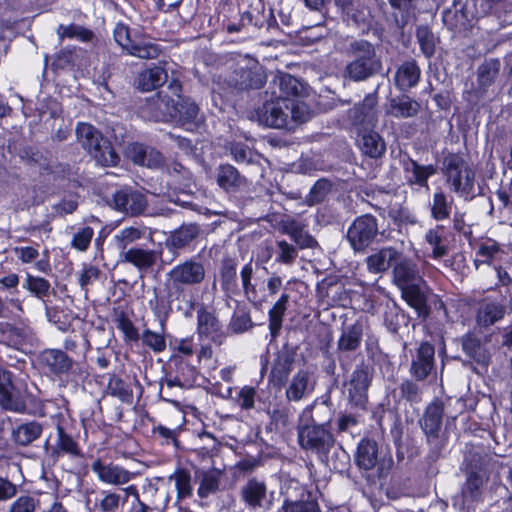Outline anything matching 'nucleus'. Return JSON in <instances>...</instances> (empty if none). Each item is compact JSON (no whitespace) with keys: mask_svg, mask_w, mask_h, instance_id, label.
I'll use <instances>...</instances> for the list:
<instances>
[{"mask_svg":"<svg viewBox=\"0 0 512 512\" xmlns=\"http://www.w3.org/2000/svg\"><path fill=\"white\" fill-rule=\"evenodd\" d=\"M424 240L431 248V257L441 259L448 256L454 234L449 226L438 223L426 231Z\"/></svg>","mask_w":512,"mask_h":512,"instance_id":"obj_26","label":"nucleus"},{"mask_svg":"<svg viewBox=\"0 0 512 512\" xmlns=\"http://www.w3.org/2000/svg\"><path fill=\"white\" fill-rule=\"evenodd\" d=\"M42 373L59 387L77 390L89 376L86 366L60 348H46L37 356Z\"/></svg>","mask_w":512,"mask_h":512,"instance_id":"obj_3","label":"nucleus"},{"mask_svg":"<svg viewBox=\"0 0 512 512\" xmlns=\"http://www.w3.org/2000/svg\"><path fill=\"white\" fill-rule=\"evenodd\" d=\"M162 254V248L146 250L139 247H131L123 252L122 261L133 265L140 271H147L161 259Z\"/></svg>","mask_w":512,"mask_h":512,"instance_id":"obj_41","label":"nucleus"},{"mask_svg":"<svg viewBox=\"0 0 512 512\" xmlns=\"http://www.w3.org/2000/svg\"><path fill=\"white\" fill-rule=\"evenodd\" d=\"M244 15L246 27H266L269 29L276 24L273 7L266 9L265 2H249V4L244 8Z\"/></svg>","mask_w":512,"mask_h":512,"instance_id":"obj_42","label":"nucleus"},{"mask_svg":"<svg viewBox=\"0 0 512 512\" xmlns=\"http://www.w3.org/2000/svg\"><path fill=\"white\" fill-rule=\"evenodd\" d=\"M427 283L417 282L400 289L402 299L413 308L417 316L423 320L430 317L429 292Z\"/></svg>","mask_w":512,"mask_h":512,"instance_id":"obj_25","label":"nucleus"},{"mask_svg":"<svg viewBox=\"0 0 512 512\" xmlns=\"http://www.w3.org/2000/svg\"><path fill=\"white\" fill-rule=\"evenodd\" d=\"M61 349L66 351L67 354H81L85 358L86 354L92 349V345L84 331L79 333L74 331L64 338Z\"/></svg>","mask_w":512,"mask_h":512,"instance_id":"obj_61","label":"nucleus"},{"mask_svg":"<svg viewBox=\"0 0 512 512\" xmlns=\"http://www.w3.org/2000/svg\"><path fill=\"white\" fill-rule=\"evenodd\" d=\"M349 50L353 59L346 65L345 73L350 80L360 82L380 73L382 61L372 43L355 40L350 43Z\"/></svg>","mask_w":512,"mask_h":512,"instance_id":"obj_7","label":"nucleus"},{"mask_svg":"<svg viewBox=\"0 0 512 512\" xmlns=\"http://www.w3.org/2000/svg\"><path fill=\"white\" fill-rule=\"evenodd\" d=\"M279 89L277 99L283 102L286 110H290L291 118L294 121L305 122L307 119L302 114L303 105L296 99L302 95V83L291 74L284 73L279 77Z\"/></svg>","mask_w":512,"mask_h":512,"instance_id":"obj_19","label":"nucleus"},{"mask_svg":"<svg viewBox=\"0 0 512 512\" xmlns=\"http://www.w3.org/2000/svg\"><path fill=\"white\" fill-rule=\"evenodd\" d=\"M289 303V295L282 293L268 311V328L272 337H277L282 329L284 316Z\"/></svg>","mask_w":512,"mask_h":512,"instance_id":"obj_58","label":"nucleus"},{"mask_svg":"<svg viewBox=\"0 0 512 512\" xmlns=\"http://www.w3.org/2000/svg\"><path fill=\"white\" fill-rule=\"evenodd\" d=\"M22 288L26 290L30 296L46 303L50 297L51 283L44 277L27 272L22 282Z\"/></svg>","mask_w":512,"mask_h":512,"instance_id":"obj_57","label":"nucleus"},{"mask_svg":"<svg viewBox=\"0 0 512 512\" xmlns=\"http://www.w3.org/2000/svg\"><path fill=\"white\" fill-rule=\"evenodd\" d=\"M257 117L260 124L274 129L286 128L291 117L290 110H286L283 102L279 99L266 101L257 110Z\"/></svg>","mask_w":512,"mask_h":512,"instance_id":"obj_29","label":"nucleus"},{"mask_svg":"<svg viewBox=\"0 0 512 512\" xmlns=\"http://www.w3.org/2000/svg\"><path fill=\"white\" fill-rule=\"evenodd\" d=\"M296 347L284 343L274 354L271 370L268 375V383L273 388L281 390L288 382L296 359Z\"/></svg>","mask_w":512,"mask_h":512,"instance_id":"obj_18","label":"nucleus"},{"mask_svg":"<svg viewBox=\"0 0 512 512\" xmlns=\"http://www.w3.org/2000/svg\"><path fill=\"white\" fill-rule=\"evenodd\" d=\"M216 182L228 194L236 195L248 188V180L231 164H220L217 168Z\"/></svg>","mask_w":512,"mask_h":512,"instance_id":"obj_31","label":"nucleus"},{"mask_svg":"<svg viewBox=\"0 0 512 512\" xmlns=\"http://www.w3.org/2000/svg\"><path fill=\"white\" fill-rule=\"evenodd\" d=\"M357 145L363 155L378 159L386 153V142L375 128L357 132Z\"/></svg>","mask_w":512,"mask_h":512,"instance_id":"obj_38","label":"nucleus"},{"mask_svg":"<svg viewBox=\"0 0 512 512\" xmlns=\"http://www.w3.org/2000/svg\"><path fill=\"white\" fill-rule=\"evenodd\" d=\"M112 201L117 211L131 216L141 215L148 205L145 194L132 187H124L115 191Z\"/></svg>","mask_w":512,"mask_h":512,"instance_id":"obj_24","label":"nucleus"},{"mask_svg":"<svg viewBox=\"0 0 512 512\" xmlns=\"http://www.w3.org/2000/svg\"><path fill=\"white\" fill-rule=\"evenodd\" d=\"M239 500L252 512H269L276 502L275 490H270L264 477H249L239 489Z\"/></svg>","mask_w":512,"mask_h":512,"instance_id":"obj_11","label":"nucleus"},{"mask_svg":"<svg viewBox=\"0 0 512 512\" xmlns=\"http://www.w3.org/2000/svg\"><path fill=\"white\" fill-rule=\"evenodd\" d=\"M77 141L102 166H117L120 156L111 141L100 130L87 122H78L75 129Z\"/></svg>","mask_w":512,"mask_h":512,"instance_id":"obj_6","label":"nucleus"},{"mask_svg":"<svg viewBox=\"0 0 512 512\" xmlns=\"http://www.w3.org/2000/svg\"><path fill=\"white\" fill-rule=\"evenodd\" d=\"M454 199L441 187L436 188L429 204L430 216L436 222L448 220L451 217Z\"/></svg>","mask_w":512,"mask_h":512,"instance_id":"obj_49","label":"nucleus"},{"mask_svg":"<svg viewBox=\"0 0 512 512\" xmlns=\"http://www.w3.org/2000/svg\"><path fill=\"white\" fill-rule=\"evenodd\" d=\"M463 352L477 364L487 368L489 365V356L484 352L480 339L473 333H466L462 337Z\"/></svg>","mask_w":512,"mask_h":512,"instance_id":"obj_59","label":"nucleus"},{"mask_svg":"<svg viewBox=\"0 0 512 512\" xmlns=\"http://www.w3.org/2000/svg\"><path fill=\"white\" fill-rule=\"evenodd\" d=\"M310 374L307 370L299 369L292 377L285 390L288 402H298L303 399L309 388Z\"/></svg>","mask_w":512,"mask_h":512,"instance_id":"obj_55","label":"nucleus"},{"mask_svg":"<svg viewBox=\"0 0 512 512\" xmlns=\"http://www.w3.org/2000/svg\"><path fill=\"white\" fill-rule=\"evenodd\" d=\"M402 169L406 183L409 186H418L429 189V179L437 173V166L434 164L423 165L410 156L401 160Z\"/></svg>","mask_w":512,"mask_h":512,"instance_id":"obj_28","label":"nucleus"},{"mask_svg":"<svg viewBox=\"0 0 512 512\" xmlns=\"http://www.w3.org/2000/svg\"><path fill=\"white\" fill-rule=\"evenodd\" d=\"M200 228L196 223L182 224L169 232L165 239L166 248L172 253L186 249L198 238Z\"/></svg>","mask_w":512,"mask_h":512,"instance_id":"obj_32","label":"nucleus"},{"mask_svg":"<svg viewBox=\"0 0 512 512\" xmlns=\"http://www.w3.org/2000/svg\"><path fill=\"white\" fill-rule=\"evenodd\" d=\"M444 413V403L439 398H435L425 407L419 419L420 427L429 445L426 458L430 463L436 462L441 457L446 446L447 439L441 435Z\"/></svg>","mask_w":512,"mask_h":512,"instance_id":"obj_8","label":"nucleus"},{"mask_svg":"<svg viewBox=\"0 0 512 512\" xmlns=\"http://www.w3.org/2000/svg\"><path fill=\"white\" fill-rule=\"evenodd\" d=\"M78 436V434H73L72 428L68 427L64 419H58L55 442L51 446V456L55 458L68 456L70 459L84 458V452L77 440Z\"/></svg>","mask_w":512,"mask_h":512,"instance_id":"obj_20","label":"nucleus"},{"mask_svg":"<svg viewBox=\"0 0 512 512\" xmlns=\"http://www.w3.org/2000/svg\"><path fill=\"white\" fill-rule=\"evenodd\" d=\"M126 156L135 165L148 168L159 167L163 162V156L159 151L155 149L148 151V147L139 142H133L127 146Z\"/></svg>","mask_w":512,"mask_h":512,"instance_id":"obj_43","label":"nucleus"},{"mask_svg":"<svg viewBox=\"0 0 512 512\" xmlns=\"http://www.w3.org/2000/svg\"><path fill=\"white\" fill-rule=\"evenodd\" d=\"M441 173L452 192L464 199L475 197V171L461 153L444 154Z\"/></svg>","mask_w":512,"mask_h":512,"instance_id":"obj_5","label":"nucleus"},{"mask_svg":"<svg viewBox=\"0 0 512 512\" xmlns=\"http://www.w3.org/2000/svg\"><path fill=\"white\" fill-rule=\"evenodd\" d=\"M421 109L420 103L413 99L407 92L388 99L385 112L397 119H407L417 116Z\"/></svg>","mask_w":512,"mask_h":512,"instance_id":"obj_34","label":"nucleus"},{"mask_svg":"<svg viewBox=\"0 0 512 512\" xmlns=\"http://www.w3.org/2000/svg\"><path fill=\"white\" fill-rule=\"evenodd\" d=\"M379 235L378 219L370 213L355 217L347 229L346 240L355 253H367Z\"/></svg>","mask_w":512,"mask_h":512,"instance_id":"obj_12","label":"nucleus"},{"mask_svg":"<svg viewBox=\"0 0 512 512\" xmlns=\"http://www.w3.org/2000/svg\"><path fill=\"white\" fill-rule=\"evenodd\" d=\"M169 481H173L176 491L175 505H179V510L182 512H193L189 508H182L180 503L191 499L194 495V486L191 470L178 466L173 473L168 476Z\"/></svg>","mask_w":512,"mask_h":512,"instance_id":"obj_33","label":"nucleus"},{"mask_svg":"<svg viewBox=\"0 0 512 512\" xmlns=\"http://www.w3.org/2000/svg\"><path fill=\"white\" fill-rule=\"evenodd\" d=\"M194 473L198 479L197 495L199 499L206 500L221 490V479L224 474L222 469H195Z\"/></svg>","mask_w":512,"mask_h":512,"instance_id":"obj_37","label":"nucleus"},{"mask_svg":"<svg viewBox=\"0 0 512 512\" xmlns=\"http://www.w3.org/2000/svg\"><path fill=\"white\" fill-rule=\"evenodd\" d=\"M15 387L12 381V373L0 369V406L9 411L21 412L26 406L24 401L13 393Z\"/></svg>","mask_w":512,"mask_h":512,"instance_id":"obj_39","label":"nucleus"},{"mask_svg":"<svg viewBox=\"0 0 512 512\" xmlns=\"http://www.w3.org/2000/svg\"><path fill=\"white\" fill-rule=\"evenodd\" d=\"M128 499L126 490L121 492H112L110 490H102L99 492V498L96 499V506L102 512H118L120 503H125Z\"/></svg>","mask_w":512,"mask_h":512,"instance_id":"obj_64","label":"nucleus"},{"mask_svg":"<svg viewBox=\"0 0 512 512\" xmlns=\"http://www.w3.org/2000/svg\"><path fill=\"white\" fill-rule=\"evenodd\" d=\"M238 260L229 255L221 259L219 266V278L223 291H235L238 288L237 278Z\"/></svg>","mask_w":512,"mask_h":512,"instance_id":"obj_53","label":"nucleus"},{"mask_svg":"<svg viewBox=\"0 0 512 512\" xmlns=\"http://www.w3.org/2000/svg\"><path fill=\"white\" fill-rule=\"evenodd\" d=\"M377 105L378 97L376 93H370L349 110L351 124L357 132L376 127L378 123Z\"/></svg>","mask_w":512,"mask_h":512,"instance_id":"obj_21","label":"nucleus"},{"mask_svg":"<svg viewBox=\"0 0 512 512\" xmlns=\"http://www.w3.org/2000/svg\"><path fill=\"white\" fill-rule=\"evenodd\" d=\"M342 11L348 25H353L361 32L371 29L374 17L365 2H334Z\"/></svg>","mask_w":512,"mask_h":512,"instance_id":"obj_27","label":"nucleus"},{"mask_svg":"<svg viewBox=\"0 0 512 512\" xmlns=\"http://www.w3.org/2000/svg\"><path fill=\"white\" fill-rule=\"evenodd\" d=\"M206 261L199 254L186 257L165 274L163 287L154 290L149 307L164 329L174 310L190 314L198 304V289L207 277Z\"/></svg>","mask_w":512,"mask_h":512,"instance_id":"obj_1","label":"nucleus"},{"mask_svg":"<svg viewBox=\"0 0 512 512\" xmlns=\"http://www.w3.org/2000/svg\"><path fill=\"white\" fill-rule=\"evenodd\" d=\"M46 315L48 320L64 333L74 332L73 323L81 320L73 310L59 306H46Z\"/></svg>","mask_w":512,"mask_h":512,"instance_id":"obj_51","label":"nucleus"},{"mask_svg":"<svg viewBox=\"0 0 512 512\" xmlns=\"http://www.w3.org/2000/svg\"><path fill=\"white\" fill-rule=\"evenodd\" d=\"M501 61L498 58H486L476 70V90L484 94L494 85L500 75Z\"/></svg>","mask_w":512,"mask_h":512,"instance_id":"obj_46","label":"nucleus"},{"mask_svg":"<svg viewBox=\"0 0 512 512\" xmlns=\"http://www.w3.org/2000/svg\"><path fill=\"white\" fill-rule=\"evenodd\" d=\"M81 426L85 435L95 434L105 426V420L100 404L86 408L80 414Z\"/></svg>","mask_w":512,"mask_h":512,"instance_id":"obj_60","label":"nucleus"},{"mask_svg":"<svg viewBox=\"0 0 512 512\" xmlns=\"http://www.w3.org/2000/svg\"><path fill=\"white\" fill-rule=\"evenodd\" d=\"M373 379V367L362 361L357 364L347 382L348 400L359 409H365L368 402V389Z\"/></svg>","mask_w":512,"mask_h":512,"instance_id":"obj_17","label":"nucleus"},{"mask_svg":"<svg viewBox=\"0 0 512 512\" xmlns=\"http://www.w3.org/2000/svg\"><path fill=\"white\" fill-rule=\"evenodd\" d=\"M91 469L103 483L118 485L125 484L130 480L127 470L112 463L106 464L100 458L93 461Z\"/></svg>","mask_w":512,"mask_h":512,"instance_id":"obj_45","label":"nucleus"},{"mask_svg":"<svg viewBox=\"0 0 512 512\" xmlns=\"http://www.w3.org/2000/svg\"><path fill=\"white\" fill-rule=\"evenodd\" d=\"M216 9L227 32H240L246 27L244 8L241 7L240 2H220Z\"/></svg>","mask_w":512,"mask_h":512,"instance_id":"obj_35","label":"nucleus"},{"mask_svg":"<svg viewBox=\"0 0 512 512\" xmlns=\"http://www.w3.org/2000/svg\"><path fill=\"white\" fill-rule=\"evenodd\" d=\"M199 113L198 105L188 98H180L171 107L170 116L182 125L193 124Z\"/></svg>","mask_w":512,"mask_h":512,"instance_id":"obj_56","label":"nucleus"},{"mask_svg":"<svg viewBox=\"0 0 512 512\" xmlns=\"http://www.w3.org/2000/svg\"><path fill=\"white\" fill-rule=\"evenodd\" d=\"M506 314L504 304L490 301L483 303L476 311V323L480 327H489L502 320Z\"/></svg>","mask_w":512,"mask_h":512,"instance_id":"obj_52","label":"nucleus"},{"mask_svg":"<svg viewBox=\"0 0 512 512\" xmlns=\"http://www.w3.org/2000/svg\"><path fill=\"white\" fill-rule=\"evenodd\" d=\"M315 408L316 401H313L299 414L296 424L297 442L302 450L315 455L318 461L326 462L335 446L336 437L331 417H312V410Z\"/></svg>","mask_w":512,"mask_h":512,"instance_id":"obj_2","label":"nucleus"},{"mask_svg":"<svg viewBox=\"0 0 512 512\" xmlns=\"http://www.w3.org/2000/svg\"><path fill=\"white\" fill-rule=\"evenodd\" d=\"M255 326L250 311L247 308L236 309L228 323V335H240L248 332Z\"/></svg>","mask_w":512,"mask_h":512,"instance_id":"obj_63","label":"nucleus"},{"mask_svg":"<svg viewBox=\"0 0 512 512\" xmlns=\"http://www.w3.org/2000/svg\"><path fill=\"white\" fill-rule=\"evenodd\" d=\"M487 481V477L480 470L471 469L467 472V477L462 486L461 494L467 502H478L482 496V487Z\"/></svg>","mask_w":512,"mask_h":512,"instance_id":"obj_54","label":"nucleus"},{"mask_svg":"<svg viewBox=\"0 0 512 512\" xmlns=\"http://www.w3.org/2000/svg\"><path fill=\"white\" fill-rule=\"evenodd\" d=\"M200 437H207L212 440L211 446H201L191 450L194 460L201 466L199 469H215V458L221 450V443L210 432L204 431Z\"/></svg>","mask_w":512,"mask_h":512,"instance_id":"obj_48","label":"nucleus"},{"mask_svg":"<svg viewBox=\"0 0 512 512\" xmlns=\"http://www.w3.org/2000/svg\"><path fill=\"white\" fill-rule=\"evenodd\" d=\"M476 4L477 2H452V5L443 11L444 25L455 33L469 31L474 21L481 17Z\"/></svg>","mask_w":512,"mask_h":512,"instance_id":"obj_15","label":"nucleus"},{"mask_svg":"<svg viewBox=\"0 0 512 512\" xmlns=\"http://www.w3.org/2000/svg\"><path fill=\"white\" fill-rule=\"evenodd\" d=\"M354 462L360 470L370 471L376 468L379 479H385L394 465L392 455L390 453L382 455L378 442L369 436L359 440L354 453Z\"/></svg>","mask_w":512,"mask_h":512,"instance_id":"obj_10","label":"nucleus"},{"mask_svg":"<svg viewBox=\"0 0 512 512\" xmlns=\"http://www.w3.org/2000/svg\"><path fill=\"white\" fill-rule=\"evenodd\" d=\"M400 256V250L393 246H386L367 256L365 262L369 272L379 274L388 271L390 268L393 269Z\"/></svg>","mask_w":512,"mask_h":512,"instance_id":"obj_40","label":"nucleus"},{"mask_svg":"<svg viewBox=\"0 0 512 512\" xmlns=\"http://www.w3.org/2000/svg\"><path fill=\"white\" fill-rule=\"evenodd\" d=\"M474 251L473 264L476 269L481 265L496 266L503 261V257L507 252L502 248L500 243L490 237L481 238L473 244L469 241Z\"/></svg>","mask_w":512,"mask_h":512,"instance_id":"obj_23","label":"nucleus"},{"mask_svg":"<svg viewBox=\"0 0 512 512\" xmlns=\"http://www.w3.org/2000/svg\"><path fill=\"white\" fill-rule=\"evenodd\" d=\"M196 334L199 339L208 340L216 346L225 343L228 333L214 309L201 305L197 309Z\"/></svg>","mask_w":512,"mask_h":512,"instance_id":"obj_16","label":"nucleus"},{"mask_svg":"<svg viewBox=\"0 0 512 512\" xmlns=\"http://www.w3.org/2000/svg\"><path fill=\"white\" fill-rule=\"evenodd\" d=\"M108 392L111 396L117 397L121 402L132 404L134 400V392L132 383L126 381L122 377L112 374L107 384Z\"/></svg>","mask_w":512,"mask_h":512,"instance_id":"obj_62","label":"nucleus"},{"mask_svg":"<svg viewBox=\"0 0 512 512\" xmlns=\"http://www.w3.org/2000/svg\"><path fill=\"white\" fill-rule=\"evenodd\" d=\"M392 279L393 283L399 289L417 282L425 283L424 278L420 274L417 262L405 256L402 252L392 269Z\"/></svg>","mask_w":512,"mask_h":512,"instance_id":"obj_30","label":"nucleus"},{"mask_svg":"<svg viewBox=\"0 0 512 512\" xmlns=\"http://www.w3.org/2000/svg\"><path fill=\"white\" fill-rule=\"evenodd\" d=\"M20 277L15 272L0 275V292L5 294L6 303L19 313H24V299L20 297Z\"/></svg>","mask_w":512,"mask_h":512,"instance_id":"obj_44","label":"nucleus"},{"mask_svg":"<svg viewBox=\"0 0 512 512\" xmlns=\"http://www.w3.org/2000/svg\"><path fill=\"white\" fill-rule=\"evenodd\" d=\"M201 365L194 364V361L167 360L163 368V376L160 379L159 396L162 400L170 402L163 396L164 386L168 389L178 387L181 389H191L198 384V380L203 378Z\"/></svg>","mask_w":512,"mask_h":512,"instance_id":"obj_9","label":"nucleus"},{"mask_svg":"<svg viewBox=\"0 0 512 512\" xmlns=\"http://www.w3.org/2000/svg\"><path fill=\"white\" fill-rule=\"evenodd\" d=\"M421 79V69L415 59L403 61L394 74V85L401 92H408L418 85Z\"/></svg>","mask_w":512,"mask_h":512,"instance_id":"obj_36","label":"nucleus"},{"mask_svg":"<svg viewBox=\"0 0 512 512\" xmlns=\"http://www.w3.org/2000/svg\"><path fill=\"white\" fill-rule=\"evenodd\" d=\"M267 81V76L261 67H239L234 70L230 80L219 82L212 90L215 103L221 101L222 106H236L244 91L261 89Z\"/></svg>","mask_w":512,"mask_h":512,"instance_id":"obj_4","label":"nucleus"},{"mask_svg":"<svg viewBox=\"0 0 512 512\" xmlns=\"http://www.w3.org/2000/svg\"><path fill=\"white\" fill-rule=\"evenodd\" d=\"M167 71L161 66H153L140 72L136 78V87L142 92H150L161 87L167 81Z\"/></svg>","mask_w":512,"mask_h":512,"instance_id":"obj_50","label":"nucleus"},{"mask_svg":"<svg viewBox=\"0 0 512 512\" xmlns=\"http://www.w3.org/2000/svg\"><path fill=\"white\" fill-rule=\"evenodd\" d=\"M171 354L168 360L195 361L197 364L211 361L213 358V348L210 343L202 344L197 348L193 335L177 338L175 337L169 343Z\"/></svg>","mask_w":512,"mask_h":512,"instance_id":"obj_14","label":"nucleus"},{"mask_svg":"<svg viewBox=\"0 0 512 512\" xmlns=\"http://www.w3.org/2000/svg\"><path fill=\"white\" fill-rule=\"evenodd\" d=\"M436 369L435 346L422 341L412 354L409 373L415 381H425Z\"/></svg>","mask_w":512,"mask_h":512,"instance_id":"obj_22","label":"nucleus"},{"mask_svg":"<svg viewBox=\"0 0 512 512\" xmlns=\"http://www.w3.org/2000/svg\"><path fill=\"white\" fill-rule=\"evenodd\" d=\"M319 494L317 489L292 480L278 512H322L318 502Z\"/></svg>","mask_w":512,"mask_h":512,"instance_id":"obj_13","label":"nucleus"},{"mask_svg":"<svg viewBox=\"0 0 512 512\" xmlns=\"http://www.w3.org/2000/svg\"><path fill=\"white\" fill-rule=\"evenodd\" d=\"M364 334V324L361 319L344 327L337 341L339 352H355L361 346Z\"/></svg>","mask_w":512,"mask_h":512,"instance_id":"obj_47","label":"nucleus"}]
</instances>
